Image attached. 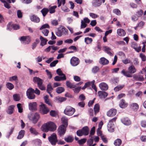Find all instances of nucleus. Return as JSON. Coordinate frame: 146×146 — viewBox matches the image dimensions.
<instances>
[{
	"instance_id": "obj_1",
	"label": "nucleus",
	"mask_w": 146,
	"mask_h": 146,
	"mask_svg": "<svg viewBox=\"0 0 146 146\" xmlns=\"http://www.w3.org/2000/svg\"><path fill=\"white\" fill-rule=\"evenodd\" d=\"M56 126L53 122L49 121L43 124L41 127L43 132H47L49 131H53L56 129Z\"/></svg>"
},
{
	"instance_id": "obj_2",
	"label": "nucleus",
	"mask_w": 146,
	"mask_h": 146,
	"mask_svg": "<svg viewBox=\"0 0 146 146\" xmlns=\"http://www.w3.org/2000/svg\"><path fill=\"white\" fill-rule=\"evenodd\" d=\"M68 30L64 27L61 25L58 29V30L56 32V35L60 37L62 35H66L68 33Z\"/></svg>"
},
{
	"instance_id": "obj_3",
	"label": "nucleus",
	"mask_w": 146,
	"mask_h": 146,
	"mask_svg": "<svg viewBox=\"0 0 146 146\" xmlns=\"http://www.w3.org/2000/svg\"><path fill=\"white\" fill-rule=\"evenodd\" d=\"M89 129L88 127L86 126L84 127L82 129L78 130L76 132L77 135L79 137L83 135H87L89 134Z\"/></svg>"
},
{
	"instance_id": "obj_4",
	"label": "nucleus",
	"mask_w": 146,
	"mask_h": 146,
	"mask_svg": "<svg viewBox=\"0 0 146 146\" xmlns=\"http://www.w3.org/2000/svg\"><path fill=\"white\" fill-rule=\"evenodd\" d=\"M116 119V117L112 118L109 121L108 124V129L110 132H112L114 131V129L115 127L114 122H115Z\"/></svg>"
},
{
	"instance_id": "obj_5",
	"label": "nucleus",
	"mask_w": 146,
	"mask_h": 146,
	"mask_svg": "<svg viewBox=\"0 0 146 146\" xmlns=\"http://www.w3.org/2000/svg\"><path fill=\"white\" fill-rule=\"evenodd\" d=\"M75 111L74 108L70 106H67L64 110V113L66 115L71 116L74 114Z\"/></svg>"
},
{
	"instance_id": "obj_6",
	"label": "nucleus",
	"mask_w": 146,
	"mask_h": 146,
	"mask_svg": "<svg viewBox=\"0 0 146 146\" xmlns=\"http://www.w3.org/2000/svg\"><path fill=\"white\" fill-rule=\"evenodd\" d=\"M26 94L28 98L29 99H33L35 98L34 90L31 88H29L28 89L26 92Z\"/></svg>"
},
{
	"instance_id": "obj_7",
	"label": "nucleus",
	"mask_w": 146,
	"mask_h": 146,
	"mask_svg": "<svg viewBox=\"0 0 146 146\" xmlns=\"http://www.w3.org/2000/svg\"><path fill=\"white\" fill-rule=\"evenodd\" d=\"M48 139L51 144L53 145H55L58 141L56 135L55 133H52L50 136L48 137Z\"/></svg>"
},
{
	"instance_id": "obj_8",
	"label": "nucleus",
	"mask_w": 146,
	"mask_h": 146,
	"mask_svg": "<svg viewBox=\"0 0 146 146\" xmlns=\"http://www.w3.org/2000/svg\"><path fill=\"white\" fill-rule=\"evenodd\" d=\"M40 110L42 114H45L49 112L50 110L46 107L45 104L42 103L40 106Z\"/></svg>"
},
{
	"instance_id": "obj_9",
	"label": "nucleus",
	"mask_w": 146,
	"mask_h": 146,
	"mask_svg": "<svg viewBox=\"0 0 146 146\" xmlns=\"http://www.w3.org/2000/svg\"><path fill=\"white\" fill-rule=\"evenodd\" d=\"M71 65L74 66H77L80 62V60L78 58L73 56L71 59L70 61Z\"/></svg>"
},
{
	"instance_id": "obj_10",
	"label": "nucleus",
	"mask_w": 146,
	"mask_h": 146,
	"mask_svg": "<svg viewBox=\"0 0 146 146\" xmlns=\"http://www.w3.org/2000/svg\"><path fill=\"white\" fill-rule=\"evenodd\" d=\"M37 105L36 102L30 103L29 104V107L30 110L32 111H36L37 109Z\"/></svg>"
},
{
	"instance_id": "obj_11",
	"label": "nucleus",
	"mask_w": 146,
	"mask_h": 146,
	"mask_svg": "<svg viewBox=\"0 0 146 146\" xmlns=\"http://www.w3.org/2000/svg\"><path fill=\"white\" fill-rule=\"evenodd\" d=\"M66 131V126L63 125L60 126L58 128V132L60 136L64 134Z\"/></svg>"
},
{
	"instance_id": "obj_12",
	"label": "nucleus",
	"mask_w": 146,
	"mask_h": 146,
	"mask_svg": "<svg viewBox=\"0 0 146 146\" xmlns=\"http://www.w3.org/2000/svg\"><path fill=\"white\" fill-rule=\"evenodd\" d=\"M39 117V114L38 113H35L33 116L32 117H31L29 119L32 120L34 123L35 124L37 122Z\"/></svg>"
},
{
	"instance_id": "obj_13",
	"label": "nucleus",
	"mask_w": 146,
	"mask_h": 146,
	"mask_svg": "<svg viewBox=\"0 0 146 146\" xmlns=\"http://www.w3.org/2000/svg\"><path fill=\"white\" fill-rule=\"evenodd\" d=\"M19 39L21 42H24L25 44H28L31 41L29 36H22L20 37Z\"/></svg>"
},
{
	"instance_id": "obj_14",
	"label": "nucleus",
	"mask_w": 146,
	"mask_h": 146,
	"mask_svg": "<svg viewBox=\"0 0 146 146\" xmlns=\"http://www.w3.org/2000/svg\"><path fill=\"white\" fill-rule=\"evenodd\" d=\"M121 122L125 125H129L131 124L130 120L127 117L122 118L121 119Z\"/></svg>"
},
{
	"instance_id": "obj_15",
	"label": "nucleus",
	"mask_w": 146,
	"mask_h": 146,
	"mask_svg": "<svg viewBox=\"0 0 146 146\" xmlns=\"http://www.w3.org/2000/svg\"><path fill=\"white\" fill-rule=\"evenodd\" d=\"M92 4L94 7H100L102 4L101 0H93L92 1Z\"/></svg>"
},
{
	"instance_id": "obj_16",
	"label": "nucleus",
	"mask_w": 146,
	"mask_h": 146,
	"mask_svg": "<svg viewBox=\"0 0 146 146\" xmlns=\"http://www.w3.org/2000/svg\"><path fill=\"white\" fill-rule=\"evenodd\" d=\"M116 110L114 109H111L108 112L107 115L109 117H112L115 115L116 113Z\"/></svg>"
},
{
	"instance_id": "obj_17",
	"label": "nucleus",
	"mask_w": 146,
	"mask_h": 146,
	"mask_svg": "<svg viewBox=\"0 0 146 146\" xmlns=\"http://www.w3.org/2000/svg\"><path fill=\"white\" fill-rule=\"evenodd\" d=\"M99 86L102 90H107L108 89V85L104 82H102L100 84Z\"/></svg>"
},
{
	"instance_id": "obj_18",
	"label": "nucleus",
	"mask_w": 146,
	"mask_h": 146,
	"mask_svg": "<svg viewBox=\"0 0 146 146\" xmlns=\"http://www.w3.org/2000/svg\"><path fill=\"white\" fill-rule=\"evenodd\" d=\"M109 61L104 57L101 58L99 62L100 64L103 65H106L108 64L109 63Z\"/></svg>"
},
{
	"instance_id": "obj_19",
	"label": "nucleus",
	"mask_w": 146,
	"mask_h": 146,
	"mask_svg": "<svg viewBox=\"0 0 146 146\" xmlns=\"http://www.w3.org/2000/svg\"><path fill=\"white\" fill-rule=\"evenodd\" d=\"M33 81L35 83H37L38 86L43 83L42 80L37 77H35L33 78Z\"/></svg>"
},
{
	"instance_id": "obj_20",
	"label": "nucleus",
	"mask_w": 146,
	"mask_h": 146,
	"mask_svg": "<svg viewBox=\"0 0 146 146\" xmlns=\"http://www.w3.org/2000/svg\"><path fill=\"white\" fill-rule=\"evenodd\" d=\"M98 94L100 98H105L108 95V94L107 92L101 91H98Z\"/></svg>"
},
{
	"instance_id": "obj_21",
	"label": "nucleus",
	"mask_w": 146,
	"mask_h": 146,
	"mask_svg": "<svg viewBox=\"0 0 146 146\" xmlns=\"http://www.w3.org/2000/svg\"><path fill=\"white\" fill-rule=\"evenodd\" d=\"M14 105H11L9 106L6 110L7 113L9 114H12L14 110Z\"/></svg>"
},
{
	"instance_id": "obj_22",
	"label": "nucleus",
	"mask_w": 146,
	"mask_h": 146,
	"mask_svg": "<svg viewBox=\"0 0 146 146\" xmlns=\"http://www.w3.org/2000/svg\"><path fill=\"white\" fill-rule=\"evenodd\" d=\"M133 78L135 80L138 81H142L144 80V78L141 75H134Z\"/></svg>"
},
{
	"instance_id": "obj_23",
	"label": "nucleus",
	"mask_w": 146,
	"mask_h": 146,
	"mask_svg": "<svg viewBox=\"0 0 146 146\" xmlns=\"http://www.w3.org/2000/svg\"><path fill=\"white\" fill-rule=\"evenodd\" d=\"M128 104L123 99H122L120 102L119 106L121 108H125L127 106Z\"/></svg>"
},
{
	"instance_id": "obj_24",
	"label": "nucleus",
	"mask_w": 146,
	"mask_h": 146,
	"mask_svg": "<svg viewBox=\"0 0 146 146\" xmlns=\"http://www.w3.org/2000/svg\"><path fill=\"white\" fill-rule=\"evenodd\" d=\"M66 79V76H56L54 78V80L56 81H63L65 80Z\"/></svg>"
},
{
	"instance_id": "obj_25",
	"label": "nucleus",
	"mask_w": 146,
	"mask_h": 146,
	"mask_svg": "<svg viewBox=\"0 0 146 146\" xmlns=\"http://www.w3.org/2000/svg\"><path fill=\"white\" fill-rule=\"evenodd\" d=\"M128 70L130 74L134 73L136 71V69L133 65H131L129 67Z\"/></svg>"
},
{
	"instance_id": "obj_26",
	"label": "nucleus",
	"mask_w": 146,
	"mask_h": 146,
	"mask_svg": "<svg viewBox=\"0 0 146 146\" xmlns=\"http://www.w3.org/2000/svg\"><path fill=\"white\" fill-rule=\"evenodd\" d=\"M117 34L119 36H123L126 34L125 31L121 29H117Z\"/></svg>"
},
{
	"instance_id": "obj_27",
	"label": "nucleus",
	"mask_w": 146,
	"mask_h": 146,
	"mask_svg": "<svg viewBox=\"0 0 146 146\" xmlns=\"http://www.w3.org/2000/svg\"><path fill=\"white\" fill-rule=\"evenodd\" d=\"M30 19L32 21L38 23L40 21L39 18L37 16L34 15L30 17Z\"/></svg>"
},
{
	"instance_id": "obj_28",
	"label": "nucleus",
	"mask_w": 146,
	"mask_h": 146,
	"mask_svg": "<svg viewBox=\"0 0 146 146\" xmlns=\"http://www.w3.org/2000/svg\"><path fill=\"white\" fill-rule=\"evenodd\" d=\"M121 73L124 76L127 77L131 78L132 77V76L130 74L129 71H125L124 69L123 70L121 71Z\"/></svg>"
},
{
	"instance_id": "obj_29",
	"label": "nucleus",
	"mask_w": 146,
	"mask_h": 146,
	"mask_svg": "<svg viewBox=\"0 0 146 146\" xmlns=\"http://www.w3.org/2000/svg\"><path fill=\"white\" fill-rule=\"evenodd\" d=\"M25 131L24 130H22L19 132V135L17 137V139H21L23 137L25 133Z\"/></svg>"
},
{
	"instance_id": "obj_30",
	"label": "nucleus",
	"mask_w": 146,
	"mask_h": 146,
	"mask_svg": "<svg viewBox=\"0 0 146 146\" xmlns=\"http://www.w3.org/2000/svg\"><path fill=\"white\" fill-rule=\"evenodd\" d=\"M40 39L41 40L40 45L42 46L46 44L47 40L41 36L40 37Z\"/></svg>"
},
{
	"instance_id": "obj_31",
	"label": "nucleus",
	"mask_w": 146,
	"mask_h": 146,
	"mask_svg": "<svg viewBox=\"0 0 146 146\" xmlns=\"http://www.w3.org/2000/svg\"><path fill=\"white\" fill-rule=\"evenodd\" d=\"M65 141L67 143H71L74 140L73 137L69 135L64 138Z\"/></svg>"
},
{
	"instance_id": "obj_32",
	"label": "nucleus",
	"mask_w": 146,
	"mask_h": 146,
	"mask_svg": "<svg viewBox=\"0 0 146 146\" xmlns=\"http://www.w3.org/2000/svg\"><path fill=\"white\" fill-rule=\"evenodd\" d=\"M92 137L91 136V138L88 139L87 141V144L88 146H95L96 145V143L92 145L94 142V140L92 139Z\"/></svg>"
},
{
	"instance_id": "obj_33",
	"label": "nucleus",
	"mask_w": 146,
	"mask_h": 146,
	"mask_svg": "<svg viewBox=\"0 0 146 146\" xmlns=\"http://www.w3.org/2000/svg\"><path fill=\"white\" fill-rule=\"evenodd\" d=\"M66 84L68 87L70 88H74L76 87V85L71 83L68 81H66Z\"/></svg>"
},
{
	"instance_id": "obj_34",
	"label": "nucleus",
	"mask_w": 146,
	"mask_h": 146,
	"mask_svg": "<svg viewBox=\"0 0 146 146\" xmlns=\"http://www.w3.org/2000/svg\"><path fill=\"white\" fill-rule=\"evenodd\" d=\"M94 110L95 115H96L100 110V106L98 104H96L95 105L94 107Z\"/></svg>"
},
{
	"instance_id": "obj_35",
	"label": "nucleus",
	"mask_w": 146,
	"mask_h": 146,
	"mask_svg": "<svg viewBox=\"0 0 146 146\" xmlns=\"http://www.w3.org/2000/svg\"><path fill=\"white\" fill-rule=\"evenodd\" d=\"M93 40L92 38L89 37H85L84 38V42L87 44H91Z\"/></svg>"
},
{
	"instance_id": "obj_36",
	"label": "nucleus",
	"mask_w": 146,
	"mask_h": 146,
	"mask_svg": "<svg viewBox=\"0 0 146 146\" xmlns=\"http://www.w3.org/2000/svg\"><path fill=\"white\" fill-rule=\"evenodd\" d=\"M6 85L7 88L10 90H12L14 88V85L10 82H7Z\"/></svg>"
},
{
	"instance_id": "obj_37",
	"label": "nucleus",
	"mask_w": 146,
	"mask_h": 146,
	"mask_svg": "<svg viewBox=\"0 0 146 146\" xmlns=\"http://www.w3.org/2000/svg\"><path fill=\"white\" fill-rule=\"evenodd\" d=\"M65 90L64 88L62 87H58L56 89V92L58 94H60Z\"/></svg>"
},
{
	"instance_id": "obj_38",
	"label": "nucleus",
	"mask_w": 146,
	"mask_h": 146,
	"mask_svg": "<svg viewBox=\"0 0 146 146\" xmlns=\"http://www.w3.org/2000/svg\"><path fill=\"white\" fill-rule=\"evenodd\" d=\"M121 142V141L120 139H117L114 141V144L115 146H120Z\"/></svg>"
},
{
	"instance_id": "obj_39",
	"label": "nucleus",
	"mask_w": 146,
	"mask_h": 146,
	"mask_svg": "<svg viewBox=\"0 0 146 146\" xmlns=\"http://www.w3.org/2000/svg\"><path fill=\"white\" fill-rule=\"evenodd\" d=\"M131 106L135 111H136L139 108L138 104L136 103H133L131 104Z\"/></svg>"
},
{
	"instance_id": "obj_40",
	"label": "nucleus",
	"mask_w": 146,
	"mask_h": 146,
	"mask_svg": "<svg viewBox=\"0 0 146 146\" xmlns=\"http://www.w3.org/2000/svg\"><path fill=\"white\" fill-rule=\"evenodd\" d=\"M48 96L47 95L44 97L45 102L48 104V105L52 106V104L48 98Z\"/></svg>"
},
{
	"instance_id": "obj_41",
	"label": "nucleus",
	"mask_w": 146,
	"mask_h": 146,
	"mask_svg": "<svg viewBox=\"0 0 146 146\" xmlns=\"http://www.w3.org/2000/svg\"><path fill=\"white\" fill-rule=\"evenodd\" d=\"M49 11L48 9L46 8H44L41 11L43 17L46 16Z\"/></svg>"
},
{
	"instance_id": "obj_42",
	"label": "nucleus",
	"mask_w": 146,
	"mask_h": 146,
	"mask_svg": "<svg viewBox=\"0 0 146 146\" xmlns=\"http://www.w3.org/2000/svg\"><path fill=\"white\" fill-rule=\"evenodd\" d=\"M29 130L32 134L35 135H37L38 134V133L34 128L31 127L29 129Z\"/></svg>"
},
{
	"instance_id": "obj_43",
	"label": "nucleus",
	"mask_w": 146,
	"mask_h": 146,
	"mask_svg": "<svg viewBox=\"0 0 146 146\" xmlns=\"http://www.w3.org/2000/svg\"><path fill=\"white\" fill-rule=\"evenodd\" d=\"M32 142L34 144L38 145L42 143L41 140L38 139H34L32 141Z\"/></svg>"
},
{
	"instance_id": "obj_44",
	"label": "nucleus",
	"mask_w": 146,
	"mask_h": 146,
	"mask_svg": "<svg viewBox=\"0 0 146 146\" xmlns=\"http://www.w3.org/2000/svg\"><path fill=\"white\" fill-rule=\"evenodd\" d=\"M47 87L46 91L48 93H49L50 92H52L53 88L50 83H49L47 85Z\"/></svg>"
},
{
	"instance_id": "obj_45",
	"label": "nucleus",
	"mask_w": 146,
	"mask_h": 146,
	"mask_svg": "<svg viewBox=\"0 0 146 146\" xmlns=\"http://www.w3.org/2000/svg\"><path fill=\"white\" fill-rule=\"evenodd\" d=\"M124 85H118L114 88V90L115 92L118 91L122 89L124 87Z\"/></svg>"
},
{
	"instance_id": "obj_46",
	"label": "nucleus",
	"mask_w": 146,
	"mask_h": 146,
	"mask_svg": "<svg viewBox=\"0 0 146 146\" xmlns=\"http://www.w3.org/2000/svg\"><path fill=\"white\" fill-rule=\"evenodd\" d=\"M56 72L57 74L59 76H66L65 75L63 74L62 71L61 70V69L60 68L58 69L56 71Z\"/></svg>"
},
{
	"instance_id": "obj_47",
	"label": "nucleus",
	"mask_w": 146,
	"mask_h": 146,
	"mask_svg": "<svg viewBox=\"0 0 146 146\" xmlns=\"http://www.w3.org/2000/svg\"><path fill=\"white\" fill-rule=\"evenodd\" d=\"M13 97L14 100L16 101H18L20 100L19 96V95L17 94H14L13 96Z\"/></svg>"
},
{
	"instance_id": "obj_48",
	"label": "nucleus",
	"mask_w": 146,
	"mask_h": 146,
	"mask_svg": "<svg viewBox=\"0 0 146 146\" xmlns=\"http://www.w3.org/2000/svg\"><path fill=\"white\" fill-rule=\"evenodd\" d=\"M56 7V6H54L50 7L49 9L50 13L51 14L54 13L55 11V9Z\"/></svg>"
},
{
	"instance_id": "obj_49",
	"label": "nucleus",
	"mask_w": 146,
	"mask_h": 146,
	"mask_svg": "<svg viewBox=\"0 0 146 146\" xmlns=\"http://www.w3.org/2000/svg\"><path fill=\"white\" fill-rule=\"evenodd\" d=\"M61 120L63 123L64 124V125L67 126L68 125V123L67 122V119L66 118L65 116L63 117L61 119Z\"/></svg>"
},
{
	"instance_id": "obj_50",
	"label": "nucleus",
	"mask_w": 146,
	"mask_h": 146,
	"mask_svg": "<svg viewBox=\"0 0 146 146\" xmlns=\"http://www.w3.org/2000/svg\"><path fill=\"white\" fill-rule=\"evenodd\" d=\"M17 106L18 110V111L19 113H21L23 111V108H22L21 104L19 103L17 104Z\"/></svg>"
},
{
	"instance_id": "obj_51",
	"label": "nucleus",
	"mask_w": 146,
	"mask_h": 146,
	"mask_svg": "<svg viewBox=\"0 0 146 146\" xmlns=\"http://www.w3.org/2000/svg\"><path fill=\"white\" fill-rule=\"evenodd\" d=\"M139 56L143 62H145L146 60V56L143 54L140 53L139 54Z\"/></svg>"
},
{
	"instance_id": "obj_52",
	"label": "nucleus",
	"mask_w": 146,
	"mask_h": 146,
	"mask_svg": "<svg viewBox=\"0 0 146 146\" xmlns=\"http://www.w3.org/2000/svg\"><path fill=\"white\" fill-rule=\"evenodd\" d=\"M18 80V77L17 76H13L10 77L9 79V80L10 82H12L13 81H16Z\"/></svg>"
},
{
	"instance_id": "obj_53",
	"label": "nucleus",
	"mask_w": 146,
	"mask_h": 146,
	"mask_svg": "<svg viewBox=\"0 0 146 146\" xmlns=\"http://www.w3.org/2000/svg\"><path fill=\"white\" fill-rule=\"evenodd\" d=\"M56 99L58 100V102H62L65 101L66 98L64 97H58L56 98Z\"/></svg>"
},
{
	"instance_id": "obj_54",
	"label": "nucleus",
	"mask_w": 146,
	"mask_h": 146,
	"mask_svg": "<svg viewBox=\"0 0 146 146\" xmlns=\"http://www.w3.org/2000/svg\"><path fill=\"white\" fill-rule=\"evenodd\" d=\"M86 141V139L84 138L78 141V142L80 145H81L84 143Z\"/></svg>"
},
{
	"instance_id": "obj_55",
	"label": "nucleus",
	"mask_w": 146,
	"mask_h": 146,
	"mask_svg": "<svg viewBox=\"0 0 146 146\" xmlns=\"http://www.w3.org/2000/svg\"><path fill=\"white\" fill-rule=\"evenodd\" d=\"M95 127H93L91 129L89 137H90L92 135H94L95 132Z\"/></svg>"
},
{
	"instance_id": "obj_56",
	"label": "nucleus",
	"mask_w": 146,
	"mask_h": 146,
	"mask_svg": "<svg viewBox=\"0 0 146 146\" xmlns=\"http://www.w3.org/2000/svg\"><path fill=\"white\" fill-rule=\"evenodd\" d=\"M99 70V67L97 66H95L93 68L92 71L93 73L95 74Z\"/></svg>"
},
{
	"instance_id": "obj_57",
	"label": "nucleus",
	"mask_w": 146,
	"mask_h": 146,
	"mask_svg": "<svg viewBox=\"0 0 146 146\" xmlns=\"http://www.w3.org/2000/svg\"><path fill=\"white\" fill-rule=\"evenodd\" d=\"M50 113L51 116L53 117H56L57 114L56 111L54 110H51Z\"/></svg>"
},
{
	"instance_id": "obj_58",
	"label": "nucleus",
	"mask_w": 146,
	"mask_h": 146,
	"mask_svg": "<svg viewBox=\"0 0 146 146\" xmlns=\"http://www.w3.org/2000/svg\"><path fill=\"white\" fill-rule=\"evenodd\" d=\"M42 32L44 36H47L48 35L49 33V31L48 30L44 29L42 30Z\"/></svg>"
},
{
	"instance_id": "obj_59",
	"label": "nucleus",
	"mask_w": 146,
	"mask_h": 146,
	"mask_svg": "<svg viewBox=\"0 0 146 146\" xmlns=\"http://www.w3.org/2000/svg\"><path fill=\"white\" fill-rule=\"evenodd\" d=\"M49 26L48 24H46L43 25L40 28V29L42 30L46 28H49Z\"/></svg>"
},
{
	"instance_id": "obj_60",
	"label": "nucleus",
	"mask_w": 146,
	"mask_h": 146,
	"mask_svg": "<svg viewBox=\"0 0 146 146\" xmlns=\"http://www.w3.org/2000/svg\"><path fill=\"white\" fill-rule=\"evenodd\" d=\"M89 15L93 19H96L99 17L97 15L93 13H90Z\"/></svg>"
},
{
	"instance_id": "obj_61",
	"label": "nucleus",
	"mask_w": 146,
	"mask_h": 146,
	"mask_svg": "<svg viewBox=\"0 0 146 146\" xmlns=\"http://www.w3.org/2000/svg\"><path fill=\"white\" fill-rule=\"evenodd\" d=\"M58 60H54L50 64V66L51 67H54L58 63Z\"/></svg>"
},
{
	"instance_id": "obj_62",
	"label": "nucleus",
	"mask_w": 146,
	"mask_h": 146,
	"mask_svg": "<svg viewBox=\"0 0 146 146\" xmlns=\"http://www.w3.org/2000/svg\"><path fill=\"white\" fill-rule=\"evenodd\" d=\"M113 12L117 15H119L121 14L120 10L118 9H114L113 11Z\"/></svg>"
},
{
	"instance_id": "obj_63",
	"label": "nucleus",
	"mask_w": 146,
	"mask_h": 146,
	"mask_svg": "<svg viewBox=\"0 0 146 146\" xmlns=\"http://www.w3.org/2000/svg\"><path fill=\"white\" fill-rule=\"evenodd\" d=\"M81 89V87H77L76 88H75L73 90L75 93H78L80 91Z\"/></svg>"
},
{
	"instance_id": "obj_64",
	"label": "nucleus",
	"mask_w": 146,
	"mask_h": 146,
	"mask_svg": "<svg viewBox=\"0 0 146 146\" xmlns=\"http://www.w3.org/2000/svg\"><path fill=\"white\" fill-rule=\"evenodd\" d=\"M141 126L143 127H146V121L143 120L141 122Z\"/></svg>"
}]
</instances>
